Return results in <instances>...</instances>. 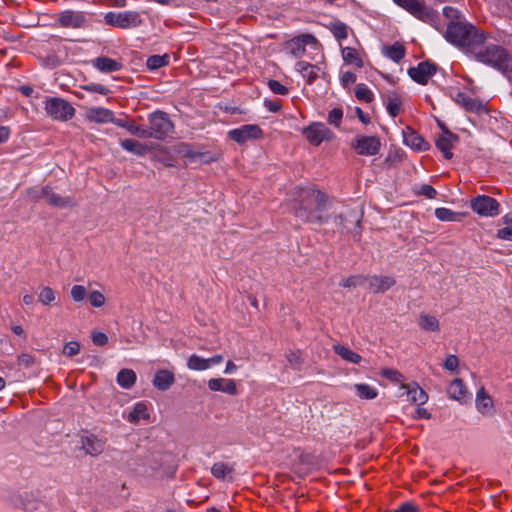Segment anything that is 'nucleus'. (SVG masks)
Wrapping results in <instances>:
<instances>
[{"label":"nucleus","mask_w":512,"mask_h":512,"mask_svg":"<svg viewBox=\"0 0 512 512\" xmlns=\"http://www.w3.org/2000/svg\"><path fill=\"white\" fill-rule=\"evenodd\" d=\"M105 21L109 25L122 29L137 27L142 23L139 13L135 11L109 12L105 15Z\"/></svg>","instance_id":"nucleus-8"},{"label":"nucleus","mask_w":512,"mask_h":512,"mask_svg":"<svg viewBox=\"0 0 512 512\" xmlns=\"http://www.w3.org/2000/svg\"><path fill=\"white\" fill-rule=\"evenodd\" d=\"M431 414L423 408L420 404H418L416 411H415V417L416 419H430Z\"/></svg>","instance_id":"nucleus-64"},{"label":"nucleus","mask_w":512,"mask_h":512,"mask_svg":"<svg viewBox=\"0 0 512 512\" xmlns=\"http://www.w3.org/2000/svg\"><path fill=\"white\" fill-rule=\"evenodd\" d=\"M443 14L447 19H450L451 22H455L454 20H459L461 17L459 10L449 6L443 9Z\"/></svg>","instance_id":"nucleus-57"},{"label":"nucleus","mask_w":512,"mask_h":512,"mask_svg":"<svg viewBox=\"0 0 512 512\" xmlns=\"http://www.w3.org/2000/svg\"><path fill=\"white\" fill-rule=\"evenodd\" d=\"M453 100L468 112L482 113L486 110L484 104L481 101L471 98L462 92H458L453 97Z\"/></svg>","instance_id":"nucleus-23"},{"label":"nucleus","mask_w":512,"mask_h":512,"mask_svg":"<svg viewBox=\"0 0 512 512\" xmlns=\"http://www.w3.org/2000/svg\"><path fill=\"white\" fill-rule=\"evenodd\" d=\"M496 238L500 240L512 241V225L501 228L496 233Z\"/></svg>","instance_id":"nucleus-53"},{"label":"nucleus","mask_w":512,"mask_h":512,"mask_svg":"<svg viewBox=\"0 0 512 512\" xmlns=\"http://www.w3.org/2000/svg\"><path fill=\"white\" fill-rule=\"evenodd\" d=\"M475 407L481 415L486 417H491L495 413L494 401L484 387L476 392Z\"/></svg>","instance_id":"nucleus-15"},{"label":"nucleus","mask_w":512,"mask_h":512,"mask_svg":"<svg viewBox=\"0 0 512 512\" xmlns=\"http://www.w3.org/2000/svg\"><path fill=\"white\" fill-rule=\"evenodd\" d=\"M400 389L407 395V400L412 404L423 405L428 401V394L416 383L401 384Z\"/></svg>","instance_id":"nucleus-21"},{"label":"nucleus","mask_w":512,"mask_h":512,"mask_svg":"<svg viewBox=\"0 0 512 512\" xmlns=\"http://www.w3.org/2000/svg\"><path fill=\"white\" fill-rule=\"evenodd\" d=\"M343 230L347 233L359 235L361 214L355 210H349L340 216Z\"/></svg>","instance_id":"nucleus-22"},{"label":"nucleus","mask_w":512,"mask_h":512,"mask_svg":"<svg viewBox=\"0 0 512 512\" xmlns=\"http://www.w3.org/2000/svg\"><path fill=\"white\" fill-rule=\"evenodd\" d=\"M459 365V360L455 355L447 356L444 362V368L448 371H455Z\"/></svg>","instance_id":"nucleus-58"},{"label":"nucleus","mask_w":512,"mask_h":512,"mask_svg":"<svg viewBox=\"0 0 512 512\" xmlns=\"http://www.w3.org/2000/svg\"><path fill=\"white\" fill-rule=\"evenodd\" d=\"M148 120V138L162 140L173 131L174 125L164 112L156 111L149 115Z\"/></svg>","instance_id":"nucleus-4"},{"label":"nucleus","mask_w":512,"mask_h":512,"mask_svg":"<svg viewBox=\"0 0 512 512\" xmlns=\"http://www.w3.org/2000/svg\"><path fill=\"white\" fill-rule=\"evenodd\" d=\"M234 472L233 465L226 462H216L211 467V473L217 479H226Z\"/></svg>","instance_id":"nucleus-37"},{"label":"nucleus","mask_w":512,"mask_h":512,"mask_svg":"<svg viewBox=\"0 0 512 512\" xmlns=\"http://www.w3.org/2000/svg\"><path fill=\"white\" fill-rule=\"evenodd\" d=\"M105 445L106 441L95 435L85 436L81 440L82 449L86 454L93 457L100 455L104 451Z\"/></svg>","instance_id":"nucleus-20"},{"label":"nucleus","mask_w":512,"mask_h":512,"mask_svg":"<svg viewBox=\"0 0 512 512\" xmlns=\"http://www.w3.org/2000/svg\"><path fill=\"white\" fill-rule=\"evenodd\" d=\"M355 96L358 100L371 102L373 100L372 91L365 84H357L355 88Z\"/></svg>","instance_id":"nucleus-40"},{"label":"nucleus","mask_w":512,"mask_h":512,"mask_svg":"<svg viewBox=\"0 0 512 512\" xmlns=\"http://www.w3.org/2000/svg\"><path fill=\"white\" fill-rule=\"evenodd\" d=\"M447 394L449 398L454 399L458 402H466L468 391L465 383L462 379H454L447 388Z\"/></svg>","instance_id":"nucleus-26"},{"label":"nucleus","mask_w":512,"mask_h":512,"mask_svg":"<svg viewBox=\"0 0 512 512\" xmlns=\"http://www.w3.org/2000/svg\"><path fill=\"white\" fill-rule=\"evenodd\" d=\"M356 396L362 400H372L378 396V390L366 383H356L353 385Z\"/></svg>","instance_id":"nucleus-33"},{"label":"nucleus","mask_w":512,"mask_h":512,"mask_svg":"<svg viewBox=\"0 0 512 512\" xmlns=\"http://www.w3.org/2000/svg\"><path fill=\"white\" fill-rule=\"evenodd\" d=\"M303 134L307 141L314 146H319L322 142L330 141L334 137L333 132L320 122H315L305 127Z\"/></svg>","instance_id":"nucleus-10"},{"label":"nucleus","mask_w":512,"mask_h":512,"mask_svg":"<svg viewBox=\"0 0 512 512\" xmlns=\"http://www.w3.org/2000/svg\"><path fill=\"white\" fill-rule=\"evenodd\" d=\"M83 89L88 92L99 93L102 95H107L109 93V89L107 87H105L102 84H96V83L87 84L83 87Z\"/></svg>","instance_id":"nucleus-52"},{"label":"nucleus","mask_w":512,"mask_h":512,"mask_svg":"<svg viewBox=\"0 0 512 512\" xmlns=\"http://www.w3.org/2000/svg\"><path fill=\"white\" fill-rule=\"evenodd\" d=\"M347 29H348L347 25L340 21H336L331 24V31H332L334 37L338 40L347 38V36H348Z\"/></svg>","instance_id":"nucleus-43"},{"label":"nucleus","mask_w":512,"mask_h":512,"mask_svg":"<svg viewBox=\"0 0 512 512\" xmlns=\"http://www.w3.org/2000/svg\"><path fill=\"white\" fill-rule=\"evenodd\" d=\"M363 278L359 276H350L341 281L340 285L342 287H355L357 285H361L363 283Z\"/></svg>","instance_id":"nucleus-54"},{"label":"nucleus","mask_w":512,"mask_h":512,"mask_svg":"<svg viewBox=\"0 0 512 512\" xmlns=\"http://www.w3.org/2000/svg\"><path fill=\"white\" fill-rule=\"evenodd\" d=\"M398 6L409 12L417 19L433 24L437 18L436 12L428 7L423 0H393Z\"/></svg>","instance_id":"nucleus-5"},{"label":"nucleus","mask_w":512,"mask_h":512,"mask_svg":"<svg viewBox=\"0 0 512 512\" xmlns=\"http://www.w3.org/2000/svg\"><path fill=\"white\" fill-rule=\"evenodd\" d=\"M404 142L407 146L416 151H426L429 148L428 142L422 136L414 131H410L404 136Z\"/></svg>","instance_id":"nucleus-31"},{"label":"nucleus","mask_w":512,"mask_h":512,"mask_svg":"<svg viewBox=\"0 0 512 512\" xmlns=\"http://www.w3.org/2000/svg\"><path fill=\"white\" fill-rule=\"evenodd\" d=\"M168 63L167 55H153L147 59V67L150 70H155L165 66Z\"/></svg>","instance_id":"nucleus-42"},{"label":"nucleus","mask_w":512,"mask_h":512,"mask_svg":"<svg viewBox=\"0 0 512 512\" xmlns=\"http://www.w3.org/2000/svg\"><path fill=\"white\" fill-rule=\"evenodd\" d=\"M92 65L103 73L116 72L122 68V64L119 61L105 56L92 60Z\"/></svg>","instance_id":"nucleus-27"},{"label":"nucleus","mask_w":512,"mask_h":512,"mask_svg":"<svg viewBox=\"0 0 512 512\" xmlns=\"http://www.w3.org/2000/svg\"><path fill=\"white\" fill-rule=\"evenodd\" d=\"M221 354H216L210 358H203L197 354H192L187 359V368L192 371H205L214 365H218L223 361Z\"/></svg>","instance_id":"nucleus-12"},{"label":"nucleus","mask_w":512,"mask_h":512,"mask_svg":"<svg viewBox=\"0 0 512 512\" xmlns=\"http://www.w3.org/2000/svg\"><path fill=\"white\" fill-rule=\"evenodd\" d=\"M401 110V101L396 97L392 96L388 98L387 111L392 117H396Z\"/></svg>","instance_id":"nucleus-48"},{"label":"nucleus","mask_w":512,"mask_h":512,"mask_svg":"<svg viewBox=\"0 0 512 512\" xmlns=\"http://www.w3.org/2000/svg\"><path fill=\"white\" fill-rule=\"evenodd\" d=\"M126 419L132 424H138L142 419H149L147 405L144 402L136 403L132 410L128 413Z\"/></svg>","instance_id":"nucleus-30"},{"label":"nucleus","mask_w":512,"mask_h":512,"mask_svg":"<svg viewBox=\"0 0 512 512\" xmlns=\"http://www.w3.org/2000/svg\"><path fill=\"white\" fill-rule=\"evenodd\" d=\"M420 193L429 199L435 198L437 194L436 190L430 185H423L420 189Z\"/></svg>","instance_id":"nucleus-62"},{"label":"nucleus","mask_w":512,"mask_h":512,"mask_svg":"<svg viewBox=\"0 0 512 512\" xmlns=\"http://www.w3.org/2000/svg\"><path fill=\"white\" fill-rule=\"evenodd\" d=\"M435 72L436 66L430 62H421L417 67H412L408 70L410 77L422 85H425Z\"/></svg>","instance_id":"nucleus-16"},{"label":"nucleus","mask_w":512,"mask_h":512,"mask_svg":"<svg viewBox=\"0 0 512 512\" xmlns=\"http://www.w3.org/2000/svg\"><path fill=\"white\" fill-rule=\"evenodd\" d=\"M382 53L389 59L398 63L405 56V48L401 43L396 42L393 45L384 46L382 48Z\"/></svg>","instance_id":"nucleus-34"},{"label":"nucleus","mask_w":512,"mask_h":512,"mask_svg":"<svg viewBox=\"0 0 512 512\" xmlns=\"http://www.w3.org/2000/svg\"><path fill=\"white\" fill-rule=\"evenodd\" d=\"M350 146L360 156H374L381 148V141L377 136L357 135Z\"/></svg>","instance_id":"nucleus-7"},{"label":"nucleus","mask_w":512,"mask_h":512,"mask_svg":"<svg viewBox=\"0 0 512 512\" xmlns=\"http://www.w3.org/2000/svg\"><path fill=\"white\" fill-rule=\"evenodd\" d=\"M55 299L56 293L52 288L45 286L40 290L38 300L43 305H49L50 303L55 301Z\"/></svg>","instance_id":"nucleus-41"},{"label":"nucleus","mask_w":512,"mask_h":512,"mask_svg":"<svg viewBox=\"0 0 512 512\" xmlns=\"http://www.w3.org/2000/svg\"><path fill=\"white\" fill-rule=\"evenodd\" d=\"M366 280L374 293H384L396 283L395 279L390 276L373 275L366 278Z\"/></svg>","instance_id":"nucleus-24"},{"label":"nucleus","mask_w":512,"mask_h":512,"mask_svg":"<svg viewBox=\"0 0 512 512\" xmlns=\"http://www.w3.org/2000/svg\"><path fill=\"white\" fill-rule=\"evenodd\" d=\"M317 44V39L311 34H302L286 43V48L296 58L301 57L305 53L306 45Z\"/></svg>","instance_id":"nucleus-14"},{"label":"nucleus","mask_w":512,"mask_h":512,"mask_svg":"<svg viewBox=\"0 0 512 512\" xmlns=\"http://www.w3.org/2000/svg\"><path fill=\"white\" fill-rule=\"evenodd\" d=\"M398 512H419V508L411 502H405L398 508Z\"/></svg>","instance_id":"nucleus-63"},{"label":"nucleus","mask_w":512,"mask_h":512,"mask_svg":"<svg viewBox=\"0 0 512 512\" xmlns=\"http://www.w3.org/2000/svg\"><path fill=\"white\" fill-rule=\"evenodd\" d=\"M296 70L302 75L306 81L311 84L315 79H317L321 73V68L317 65H312L310 63L300 61L296 64Z\"/></svg>","instance_id":"nucleus-29"},{"label":"nucleus","mask_w":512,"mask_h":512,"mask_svg":"<svg viewBox=\"0 0 512 512\" xmlns=\"http://www.w3.org/2000/svg\"><path fill=\"white\" fill-rule=\"evenodd\" d=\"M196 156L198 157L196 162L204 164H208L217 160L216 157H214L208 152H199V154H196Z\"/></svg>","instance_id":"nucleus-60"},{"label":"nucleus","mask_w":512,"mask_h":512,"mask_svg":"<svg viewBox=\"0 0 512 512\" xmlns=\"http://www.w3.org/2000/svg\"><path fill=\"white\" fill-rule=\"evenodd\" d=\"M71 298L75 302H82L87 297V289L83 285H74L70 291Z\"/></svg>","instance_id":"nucleus-46"},{"label":"nucleus","mask_w":512,"mask_h":512,"mask_svg":"<svg viewBox=\"0 0 512 512\" xmlns=\"http://www.w3.org/2000/svg\"><path fill=\"white\" fill-rule=\"evenodd\" d=\"M208 388L213 392H223L228 395H236L237 385L235 380L226 378H211L207 382Z\"/></svg>","instance_id":"nucleus-19"},{"label":"nucleus","mask_w":512,"mask_h":512,"mask_svg":"<svg viewBox=\"0 0 512 512\" xmlns=\"http://www.w3.org/2000/svg\"><path fill=\"white\" fill-rule=\"evenodd\" d=\"M472 210L483 217H495L500 211V205L496 199L486 196L479 195L471 200Z\"/></svg>","instance_id":"nucleus-9"},{"label":"nucleus","mask_w":512,"mask_h":512,"mask_svg":"<svg viewBox=\"0 0 512 512\" xmlns=\"http://www.w3.org/2000/svg\"><path fill=\"white\" fill-rule=\"evenodd\" d=\"M287 360L294 368H297L301 364V357L298 352H290L287 354Z\"/></svg>","instance_id":"nucleus-61"},{"label":"nucleus","mask_w":512,"mask_h":512,"mask_svg":"<svg viewBox=\"0 0 512 512\" xmlns=\"http://www.w3.org/2000/svg\"><path fill=\"white\" fill-rule=\"evenodd\" d=\"M341 84L343 87L348 88L356 82V75L353 72H344L341 76Z\"/></svg>","instance_id":"nucleus-56"},{"label":"nucleus","mask_w":512,"mask_h":512,"mask_svg":"<svg viewBox=\"0 0 512 512\" xmlns=\"http://www.w3.org/2000/svg\"><path fill=\"white\" fill-rule=\"evenodd\" d=\"M343 112L339 108L332 109L328 114V122L338 127L341 123Z\"/></svg>","instance_id":"nucleus-51"},{"label":"nucleus","mask_w":512,"mask_h":512,"mask_svg":"<svg viewBox=\"0 0 512 512\" xmlns=\"http://www.w3.org/2000/svg\"><path fill=\"white\" fill-rule=\"evenodd\" d=\"M445 36L449 42L457 46L468 47L473 51L486 40L483 31L478 30L471 24L460 21L450 22Z\"/></svg>","instance_id":"nucleus-2"},{"label":"nucleus","mask_w":512,"mask_h":512,"mask_svg":"<svg viewBox=\"0 0 512 512\" xmlns=\"http://www.w3.org/2000/svg\"><path fill=\"white\" fill-rule=\"evenodd\" d=\"M343 61L348 65H354L357 68L363 66V61L355 48L344 47L341 50Z\"/></svg>","instance_id":"nucleus-36"},{"label":"nucleus","mask_w":512,"mask_h":512,"mask_svg":"<svg viewBox=\"0 0 512 512\" xmlns=\"http://www.w3.org/2000/svg\"><path fill=\"white\" fill-rule=\"evenodd\" d=\"M80 343L77 341H70L66 343L63 347V354L72 357L77 355L80 352Z\"/></svg>","instance_id":"nucleus-49"},{"label":"nucleus","mask_w":512,"mask_h":512,"mask_svg":"<svg viewBox=\"0 0 512 512\" xmlns=\"http://www.w3.org/2000/svg\"><path fill=\"white\" fill-rule=\"evenodd\" d=\"M85 118L94 123H110L113 120V112L103 107H91L87 109Z\"/></svg>","instance_id":"nucleus-25"},{"label":"nucleus","mask_w":512,"mask_h":512,"mask_svg":"<svg viewBox=\"0 0 512 512\" xmlns=\"http://www.w3.org/2000/svg\"><path fill=\"white\" fill-rule=\"evenodd\" d=\"M35 199H46L47 203L60 208H65L74 205V201L70 197H61L55 194L50 188H43L37 195L34 196Z\"/></svg>","instance_id":"nucleus-17"},{"label":"nucleus","mask_w":512,"mask_h":512,"mask_svg":"<svg viewBox=\"0 0 512 512\" xmlns=\"http://www.w3.org/2000/svg\"><path fill=\"white\" fill-rule=\"evenodd\" d=\"M435 216L440 221H455V220H457L458 215L456 212H454L448 208L441 207V208H437L435 210Z\"/></svg>","instance_id":"nucleus-44"},{"label":"nucleus","mask_w":512,"mask_h":512,"mask_svg":"<svg viewBox=\"0 0 512 512\" xmlns=\"http://www.w3.org/2000/svg\"><path fill=\"white\" fill-rule=\"evenodd\" d=\"M419 326L425 331L436 332L439 330V321L435 316L421 314L419 317Z\"/></svg>","instance_id":"nucleus-39"},{"label":"nucleus","mask_w":512,"mask_h":512,"mask_svg":"<svg viewBox=\"0 0 512 512\" xmlns=\"http://www.w3.org/2000/svg\"><path fill=\"white\" fill-rule=\"evenodd\" d=\"M382 376L387 379H390L394 382H400L402 380V374L394 369H384L381 372Z\"/></svg>","instance_id":"nucleus-55"},{"label":"nucleus","mask_w":512,"mask_h":512,"mask_svg":"<svg viewBox=\"0 0 512 512\" xmlns=\"http://www.w3.org/2000/svg\"><path fill=\"white\" fill-rule=\"evenodd\" d=\"M89 301L91 306L95 308H100L105 304L106 298L102 292L98 290H93L89 294Z\"/></svg>","instance_id":"nucleus-47"},{"label":"nucleus","mask_w":512,"mask_h":512,"mask_svg":"<svg viewBox=\"0 0 512 512\" xmlns=\"http://www.w3.org/2000/svg\"><path fill=\"white\" fill-rule=\"evenodd\" d=\"M57 21L65 28H82L86 23L85 15L80 11L65 10L57 15Z\"/></svg>","instance_id":"nucleus-13"},{"label":"nucleus","mask_w":512,"mask_h":512,"mask_svg":"<svg viewBox=\"0 0 512 512\" xmlns=\"http://www.w3.org/2000/svg\"><path fill=\"white\" fill-rule=\"evenodd\" d=\"M333 350L338 356H340L346 362L359 364L362 360V357L358 353L354 352L353 350L342 344H335L333 346Z\"/></svg>","instance_id":"nucleus-32"},{"label":"nucleus","mask_w":512,"mask_h":512,"mask_svg":"<svg viewBox=\"0 0 512 512\" xmlns=\"http://www.w3.org/2000/svg\"><path fill=\"white\" fill-rule=\"evenodd\" d=\"M129 133L139 138L146 139L148 138L147 128L142 127L141 125L136 124L133 121H129L126 129Z\"/></svg>","instance_id":"nucleus-45"},{"label":"nucleus","mask_w":512,"mask_h":512,"mask_svg":"<svg viewBox=\"0 0 512 512\" xmlns=\"http://www.w3.org/2000/svg\"><path fill=\"white\" fill-rule=\"evenodd\" d=\"M229 137L238 144H244L249 140L262 136V130L258 125L247 124L228 132Z\"/></svg>","instance_id":"nucleus-11"},{"label":"nucleus","mask_w":512,"mask_h":512,"mask_svg":"<svg viewBox=\"0 0 512 512\" xmlns=\"http://www.w3.org/2000/svg\"><path fill=\"white\" fill-rule=\"evenodd\" d=\"M137 376L131 369H121L117 374V383L124 389L134 386Z\"/></svg>","instance_id":"nucleus-35"},{"label":"nucleus","mask_w":512,"mask_h":512,"mask_svg":"<svg viewBox=\"0 0 512 512\" xmlns=\"http://www.w3.org/2000/svg\"><path fill=\"white\" fill-rule=\"evenodd\" d=\"M174 382V374L168 370L157 371L153 379V385L160 391L168 390Z\"/></svg>","instance_id":"nucleus-28"},{"label":"nucleus","mask_w":512,"mask_h":512,"mask_svg":"<svg viewBox=\"0 0 512 512\" xmlns=\"http://www.w3.org/2000/svg\"><path fill=\"white\" fill-rule=\"evenodd\" d=\"M269 89L277 95H286L288 93V88L284 85H282L277 80H269L267 83Z\"/></svg>","instance_id":"nucleus-50"},{"label":"nucleus","mask_w":512,"mask_h":512,"mask_svg":"<svg viewBox=\"0 0 512 512\" xmlns=\"http://www.w3.org/2000/svg\"><path fill=\"white\" fill-rule=\"evenodd\" d=\"M443 133L436 139V147L443 153L446 159H451L453 153L451 152L452 147L458 141V136L448 131L446 128H442Z\"/></svg>","instance_id":"nucleus-18"},{"label":"nucleus","mask_w":512,"mask_h":512,"mask_svg":"<svg viewBox=\"0 0 512 512\" xmlns=\"http://www.w3.org/2000/svg\"><path fill=\"white\" fill-rule=\"evenodd\" d=\"M45 111L48 116L57 121H67L75 114L74 107L68 101L58 97L46 99Z\"/></svg>","instance_id":"nucleus-6"},{"label":"nucleus","mask_w":512,"mask_h":512,"mask_svg":"<svg viewBox=\"0 0 512 512\" xmlns=\"http://www.w3.org/2000/svg\"><path fill=\"white\" fill-rule=\"evenodd\" d=\"M473 53L475 59L483 64L501 72L512 71V56L501 46L489 45L485 48H479L478 46Z\"/></svg>","instance_id":"nucleus-3"},{"label":"nucleus","mask_w":512,"mask_h":512,"mask_svg":"<svg viewBox=\"0 0 512 512\" xmlns=\"http://www.w3.org/2000/svg\"><path fill=\"white\" fill-rule=\"evenodd\" d=\"M301 200L295 208L296 217L304 222L321 224L327 220L324 213L327 209L328 197L319 190L305 189L301 192Z\"/></svg>","instance_id":"nucleus-1"},{"label":"nucleus","mask_w":512,"mask_h":512,"mask_svg":"<svg viewBox=\"0 0 512 512\" xmlns=\"http://www.w3.org/2000/svg\"><path fill=\"white\" fill-rule=\"evenodd\" d=\"M120 144L123 149L138 156H143L147 152V148L143 144L133 139H124Z\"/></svg>","instance_id":"nucleus-38"},{"label":"nucleus","mask_w":512,"mask_h":512,"mask_svg":"<svg viewBox=\"0 0 512 512\" xmlns=\"http://www.w3.org/2000/svg\"><path fill=\"white\" fill-rule=\"evenodd\" d=\"M92 341L96 345L103 346V345L107 344L108 337L106 334H104L102 332H95L92 334Z\"/></svg>","instance_id":"nucleus-59"}]
</instances>
